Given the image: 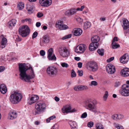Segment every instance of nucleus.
<instances>
[{
	"mask_svg": "<svg viewBox=\"0 0 129 129\" xmlns=\"http://www.w3.org/2000/svg\"><path fill=\"white\" fill-rule=\"evenodd\" d=\"M18 65L20 72V78L25 82H30V79L34 78L35 76L32 67L29 65V67L28 68L25 63H19Z\"/></svg>",
	"mask_w": 129,
	"mask_h": 129,
	"instance_id": "obj_1",
	"label": "nucleus"
},
{
	"mask_svg": "<svg viewBox=\"0 0 129 129\" xmlns=\"http://www.w3.org/2000/svg\"><path fill=\"white\" fill-rule=\"evenodd\" d=\"M97 103V101L95 100L88 99L85 102V108L95 114L97 112L96 106Z\"/></svg>",
	"mask_w": 129,
	"mask_h": 129,
	"instance_id": "obj_2",
	"label": "nucleus"
},
{
	"mask_svg": "<svg viewBox=\"0 0 129 129\" xmlns=\"http://www.w3.org/2000/svg\"><path fill=\"white\" fill-rule=\"evenodd\" d=\"M46 107V104L45 103L41 102H39L37 103L35 105L36 110L33 112V114L35 115L40 114Z\"/></svg>",
	"mask_w": 129,
	"mask_h": 129,
	"instance_id": "obj_3",
	"label": "nucleus"
},
{
	"mask_svg": "<svg viewBox=\"0 0 129 129\" xmlns=\"http://www.w3.org/2000/svg\"><path fill=\"white\" fill-rule=\"evenodd\" d=\"M22 98L21 93L17 92H15L10 95V100L11 102L13 104L17 103Z\"/></svg>",
	"mask_w": 129,
	"mask_h": 129,
	"instance_id": "obj_4",
	"label": "nucleus"
},
{
	"mask_svg": "<svg viewBox=\"0 0 129 129\" xmlns=\"http://www.w3.org/2000/svg\"><path fill=\"white\" fill-rule=\"evenodd\" d=\"M86 68L87 70L91 72L96 71L98 69L97 63L94 61L88 62L86 64Z\"/></svg>",
	"mask_w": 129,
	"mask_h": 129,
	"instance_id": "obj_5",
	"label": "nucleus"
},
{
	"mask_svg": "<svg viewBox=\"0 0 129 129\" xmlns=\"http://www.w3.org/2000/svg\"><path fill=\"white\" fill-rule=\"evenodd\" d=\"M30 31L29 27L27 25L21 26L19 29V34L23 37H25L28 35Z\"/></svg>",
	"mask_w": 129,
	"mask_h": 129,
	"instance_id": "obj_6",
	"label": "nucleus"
},
{
	"mask_svg": "<svg viewBox=\"0 0 129 129\" xmlns=\"http://www.w3.org/2000/svg\"><path fill=\"white\" fill-rule=\"evenodd\" d=\"M46 71L47 74L51 76L56 75L58 72L57 68L55 67L52 66L48 67Z\"/></svg>",
	"mask_w": 129,
	"mask_h": 129,
	"instance_id": "obj_7",
	"label": "nucleus"
},
{
	"mask_svg": "<svg viewBox=\"0 0 129 129\" xmlns=\"http://www.w3.org/2000/svg\"><path fill=\"white\" fill-rule=\"evenodd\" d=\"M129 85L124 84L122 86V89L120 90V93L122 95L127 96H129Z\"/></svg>",
	"mask_w": 129,
	"mask_h": 129,
	"instance_id": "obj_8",
	"label": "nucleus"
},
{
	"mask_svg": "<svg viewBox=\"0 0 129 129\" xmlns=\"http://www.w3.org/2000/svg\"><path fill=\"white\" fill-rule=\"evenodd\" d=\"M59 52L60 55L63 57H67L70 54L69 51L66 47L59 48Z\"/></svg>",
	"mask_w": 129,
	"mask_h": 129,
	"instance_id": "obj_9",
	"label": "nucleus"
},
{
	"mask_svg": "<svg viewBox=\"0 0 129 129\" xmlns=\"http://www.w3.org/2000/svg\"><path fill=\"white\" fill-rule=\"evenodd\" d=\"M86 45L81 44L75 47V51L77 53H81L83 52L86 49Z\"/></svg>",
	"mask_w": 129,
	"mask_h": 129,
	"instance_id": "obj_10",
	"label": "nucleus"
},
{
	"mask_svg": "<svg viewBox=\"0 0 129 129\" xmlns=\"http://www.w3.org/2000/svg\"><path fill=\"white\" fill-rule=\"evenodd\" d=\"M39 97L36 95H34L29 97L27 99V103L31 105L35 103L39 99Z\"/></svg>",
	"mask_w": 129,
	"mask_h": 129,
	"instance_id": "obj_11",
	"label": "nucleus"
},
{
	"mask_svg": "<svg viewBox=\"0 0 129 129\" xmlns=\"http://www.w3.org/2000/svg\"><path fill=\"white\" fill-rule=\"evenodd\" d=\"M106 70L107 72L110 74L114 73L115 71V67L112 64H109L107 65Z\"/></svg>",
	"mask_w": 129,
	"mask_h": 129,
	"instance_id": "obj_12",
	"label": "nucleus"
},
{
	"mask_svg": "<svg viewBox=\"0 0 129 129\" xmlns=\"http://www.w3.org/2000/svg\"><path fill=\"white\" fill-rule=\"evenodd\" d=\"M53 52V49L52 48L49 49L47 51V57L49 60H56V57L54 54L52 55Z\"/></svg>",
	"mask_w": 129,
	"mask_h": 129,
	"instance_id": "obj_13",
	"label": "nucleus"
},
{
	"mask_svg": "<svg viewBox=\"0 0 129 129\" xmlns=\"http://www.w3.org/2000/svg\"><path fill=\"white\" fill-rule=\"evenodd\" d=\"M42 40L40 42V44L41 46H45V44L49 43L50 40L49 36L48 35L44 36Z\"/></svg>",
	"mask_w": 129,
	"mask_h": 129,
	"instance_id": "obj_14",
	"label": "nucleus"
},
{
	"mask_svg": "<svg viewBox=\"0 0 129 129\" xmlns=\"http://www.w3.org/2000/svg\"><path fill=\"white\" fill-rule=\"evenodd\" d=\"M52 0H39V3L41 6L44 7H48L51 4Z\"/></svg>",
	"mask_w": 129,
	"mask_h": 129,
	"instance_id": "obj_15",
	"label": "nucleus"
},
{
	"mask_svg": "<svg viewBox=\"0 0 129 129\" xmlns=\"http://www.w3.org/2000/svg\"><path fill=\"white\" fill-rule=\"evenodd\" d=\"M73 89L76 91H79L87 89L88 88L85 85H78L74 87Z\"/></svg>",
	"mask_w": 129,
	"mask_h": 129,
	"instance_id": "obj_16",
	"label": "nucleus"
},
{
	"mask_svg": "<svg viewBox=\"0 0 129 129\" xmlns=\"http://www.w3.org/2000/svg\"><path fill=\"white\" fill-rule=\"evenodd\" d=\"M71 109V107L70 105H66L65 106H64L62 108V111L63 113H67L70 112Z\"/></svg>",
	"mask_w": 129,
	"mask_h": 129,
	"instance_id": "obj_17",
	"label": "nucleus"
},
{
	"mask_svg": "<svg viewBox=\"0 0 129 129\" xmlns=\"http://www.w3.org/2000/svg\"><path fill=\"white\" fill-rule=\"evenodd\" d=\"M100 40V38L97 36H95L92 37L91 38L92 43L93 44H94L95 45L98 46V42Z\"/></svg>",
	"mask_w": 129,
	"mask_h": 129,
	"instance_id": "obj_18",
	"label": "nucleus"
},
{
	"mask_svg": "<svg viewBox=\"0 0 129 129\" xmlns=\"http://www.w3.org/2000/svg\"><path fill=\"white\" fill-rule=\"evenodd\" d=\"M61 22L58 23V24H56V27L60 30H64L67 29L68 28V26L65 24H61Z\"/></svg>",
	"mask_w": 129,
	"mask_h": 129,
	"instance_id": "obj_19",
	"label": "nucleus"
},
{
	"mask_svg": "<svg viewBox=\"0 0 129 129\" xmlns=\"http://www.w3.org/2000/svg\"><path fill=\"white\" fill-rule=\"evenodd\" d=\"M74 35L76 36H79L82 34V30L80 28H76L73 30Z\"/></svg>",
	"mask_w": 129,
	"mask_h": 129,
	"instance_id": "obj_20",
	"label": "nucleus"
},
{
	"mask_svg": "<svg viewBox=\"0 0 129 129\" xmlns=\"http://www.w3.org/2000/svg\"><path fill=\"white\" fill-rule=\"evenodd\" d=\"M121 75L124 77H126L129 75V69L124 68L121 70Z\"/></svg>",
	"mask_w": 129,
	"mask_h": 129,
	"instance_id": "obj_21",
	"label": "nucleus"
},
{
	"mask_svg": "<svg viewBox=\"0 0 129 129\" xmlns=\"http://www.w3.org/2000/svg\"><path fill=\"white\" fill-rule=\"evenodd\" d=\"M84 7V6L83 5L80 8H79L77 9L72 8L70 9V10L72 15H73L76 13L77 11H82Z\"/></svg>",
	"mask_w": 129,
	"mask_h": 129,
	"instance_id": "obj_22",
	"label": "nucleus"
},
{
	"mask_svg": "<svg viewBox=\"0 0 129 129\" xmlns=\"http://www.w3.org/2000/svg\"><path fill=\"white\" fill-rule=\"evenodd\" d=\"M127 55L124 54L120 58V61L122 63H125L128 61V58L127 57Z\"/></svg>",
	"mask_w": 129,
	"mask_h": 129,
	"instance_id": "obj_23",
	"label": "nucleus"
},
{
	"mask_svg": "<svg viewBox=\"0 0 129 129\" xmlns=\"http://www.w3.org/2000/svg\"><path fill=\"white\" fill-rule=\"evenodd\" d=\"M123 25H122V27L124 29H127L129 27V22L125 18L123 19Z\"/></svg>",
	"mask_w": 129,
	"mask_h": 129,
	"instance_id": "obj_24",
	"label": "nucleus"
},
{
	"mask_svg": "<svg viewBox=\"0 0 129 129\" xmlns=\"http://www.w3.org/2000/svg\"><path fill=\"white\" fill-rule=\"evenodd\" d=\"M7 91L6 86L4 84H2L0 86V91L3 94L5 93Z\"/></svg>",
	"mask_w": 129,
	"mask_h": 129,
	"instance_id": "obj_25",
	"label": "nucleus"
},
{
	"mask_svg": "<svg viewBox=\"0 0 129 129\" xmlns=\"http://www.w3.org/2000/svg\"><path fill=\"white\" fill-rule=\"evenodd\" d=\"M26 8L29 14H31L33 12V6L29 4L26 5Z\"/></svg>",
	"mask_w": 129,
	"mask_h": 129,
	"instance_id": "obj_26",
	"label": "nucleus"
},
{
	"mask_svg": "<svg viewBox=\"0 0 129 129\" xmlns=\"http://www.w3.org/2000/svg\"><path fill=\"white\" fill-rule=\"evenodd\" d=\"M7 43V39L5 37H4L3 38L1 42V47L2 48H4L6 46Z\"/></svg>",
	"mask_w": 129,
	"mask_h": 129,
	"instance_id": "obj_27",
	"label": "nucleus"
},
{
	"mask_svg": "<svg viewBox=\"0 0 129 129\" xmlns=\"http://www.w3.org/2000/svg\"><path fill=\"white\" fill-rule=\"evenodd\" d=\"M98 46L95 45L94 44L91 43L89 46V49L91 51H93L95 50L98 47Z\"/></svg>",
	"mask_w": 129,
	"mask_h": 129,
	"instance_id": "obj_28",
	"label": "nucleus"
},
{
	"mask_svg": "<svg viewBox=\"0 0 129 129\" xmlns=\"http://www.w3.org/2000/svg\"><path fill=\"white\" fill-rule=\"evenodd\" d=\"M10 119H13L16 118L17 116V114L15 111H12L9 115Z\"/></svg>",
	"mask_w": 129,
	"mask_h": 129,
	"instance_id": "obj_29",
	"label": "nucleus"
},
{
	"mask_svg": "<svg viewBox=\"0 0 129 129\" xmlns=\"http://www.w3.org/2000/svg\"><path fill=\"white\" fill-rule=\"evenodd\" d=\"M16 22V21L15 19H12L8 23V24L9 26V27H12L15 25Z\"/></svg>",
	"mask_w": 129,
	"mask_h": 129,
	"instance_id": "obj_30",
	"label": "nucleus"
},
{
	"mask_svg": "<svg viewBox=\"0 0 129 129\" xmlns=\"http://www.w3.org/2000/svg\"><path fill=\"white\" fill-rule=\"evenodd\" d=\"M17 9L19 10H22L24 7V3L21 2H19L17 5Z\"/></svg>",
	"mask_w": 129,
	"mask_h": 129,
	"instance_id": "obj_31",
	"label": "nucleus"
},
{
	"mask_svg": "<svg viewBox=\"0 0 129 129\" xmlns=\"http://www.w3.org/2000/svg\"><path fill=\"white\" fill-rule=\"evenodd\" d=\"M69 122V124L72 129L76 128L77 125L75 122L74 121L71 122V121H70Z\"/></svg>",
	"mask_w": 129,
	"mask_h": 129,
	"instance_id": "obj_32",
	"label": "nucleus"
},
{
	"mask_svg": "<svg viewBox=\"0 0 129 129\" xmlns=\"http://www.w3.org/2000/svg\"><path fill=\"white\" fill-rule=\"evenodd\" d=\"M90 23L88 21H86L84 23L83 28L85 29L89 28L91 26Z\"/></svg>",
	"mask_w": 129,
	"mask_h": 129,
	"instance_id": "obj_33",
	"label": "nucleus"
},
{
	"mask_svg": "<svg viewBox=\"0 0 129 129\" xmlns=\"http://www.w3.org/2000/svg\"><path fill=\"white\" fill-rule=\"evenodd\" d=\"M98 53L101 56H103L104 54V50L103 49H99L97 51Z\"/></svg>",
	"mask_w": 129,
	"mask_h": 129,
	"instance_id": "obj_34",
	"label": "nucleus"
},
{
	"mask_svg": "<svg viewBox=\"0 0 129 129\" xmlns=\"http://www.w3.org/2000/svg\"><path fill=\"white\" fill-rule=\"evenodd\" d=\"M112 48L113 49L117 48L120 46L119 45L117 44L115 42H112Z\"/></svg>",
	"mask_w": 129,
	"mask_h": 129,
	"instance_id": "obj_35",
	"label": "nucleus"
},
{
	"mask_svg": "<svg viewBox=\"0 0 129 129\" xmlns=\"http://www.w3.org/2000/svg\"><path fill=\"white\" fill-rule=\"evenodd\" d=\"M96 129H103V125L100 123H97L96 125Z\"/></svg>",
	"mask_w": 129,
	"mask_h": 129,
	"instance_id": "obj_36",
	"label": "nucleus"
},
{
	"mask_svg": "<svg viewBox=\"0 0 129 129\" xmlns=\"http://www.w3.org/2000/svg\"><path fill=\"white\" fill-rule=\"evenodd\" d=\"M14 40L18 41H20L21 39L18 35H16L13 37Z\"/></svg>",
	"mask_w": 129,
	"mask_h": 129,
	"instance_id": "obj_37",
	"label": "nucleus"
},
{
	"mask_svg": "<svg viewBox=\"0 0 129 129\" xmlns=\"http://www.w3.org/2000/svg\"><path fill=\"white\" fill-rule=\"evenodd\" d=\"M71 77L72 78L75 77L76 76V73L73 69L71 70Z\"/></svg>",
	"mask_w": 129,
	"mask_h": 129,
	"instance_id": "obj_38",
	"label": "nucleus"
},
{
	"mask_svg": "<svg viewBox=\"0 0 129 129\" xmlns=\"http://www.w3.org/2000/svg\"><path fill=\"white\" fill-rule=\"evenodd\" d=\"M65 14L66 15L68 16H70L72 15L70 9L67 10L66 12L65 13Z\"/></svg>",
	"mask_w": 129,
	"mask_h": 129,
	"instance_id": "obj_39",
	"label": "nucleus"
},
{
	"mask_svg": "<svg viewBox=\"0 0 129 129\" xmlns=\"http://www.w3.org/2000/svg\"><path fill=\"white\" fill-rule=\"evenodd\" d=\"M108 93L107 91H106L105 92V94L103 96V98L105 100H106L108 96Z\"/></svg>",
	"mask_w": 129,
	"mask_h": 129,
	"instance_id": "obj_40",
	"label": "nucleus"
},
{
	"mask_svg": "<svg viewBox=\"0 0 129 129\" xmlns=\"http://www.w3.org/2000/svg\"><path fill=\"white\" fill-rule=\"evenodd\" d=\"M112 118L114 120L118 119V114H115L113 115L112 116Z\"/></svg>",
	"mask_w": 129,
	"mask_h": 129,
	"instance_id": "obj_41",
	"label": "nucleus"
},
{
	"mask_svg": "<svg viewBox=\"0 0 129 129\" xmlns=\"http://www.w3.org/2000/svg\"><path fill=\"white\" fill-rule=\"evenodd\" d=\"M72 35L71 34H69L67 35L62 38V40H64L66 39H68L71 38V37Z\"/></svg>",
	"mask_w": 129,
	"mask_h": 129,
	"instance_id": "obj_42",
	"label": "nucleus"
},
{
	"mask_svg": "<svg viewBox=\"0 0 129 129\" xmlns=\"http://www.w3.org/2000/svg\"><path fill=\"white\" fill-rule=\"evenodd\" d=\"M93 122L92 121H90L87 123V125L88 127H91L93 126Z\"/></svg>",
	"mask_w": 129,
	"mask_h": 129,
	"instance_id": "obj_43",
	"label": "nucleus"
},
{
	"mask_svg": "<svg viewBox=\"0 0 129 129\" xmlns=\"http://www.w3.org/2000/svg\"><path fill=\"white\" fill-rule=\"evenodd\" d=\"M98 85L97 82L95 81H92L91 82V83L90 85L92 86L94 85L95 86H96Z\"/></svg>",
	"mask_w": 129,
	"mask_h": 129,
	"instance_id": "obj_44",
	"label": "nucleus"
},
{
	"mask_svg": "<svg viewBox=\"0 0 129 129\" xmlns=\"http://www.w3.org/2000/svg\"><path fill=\"white\" fill-rule=\"evenodd\" d=\"M114 84V86L115 87H117L120 85V83L119 81H117L115 82Z\"/></svg>",
	"mask_w": 129,
	"mask_h": 129,
	"instance_id": "obj_45",
	"label": "nucleus"
},
{
	"mask_svg": "<svg viewBox=\"0 0 129 129\" xmlns=\"http://www.w3.org/2000/svg\"><path fill=\"white\" fill-rule=\"evenodd\" d=\"M61 65L62 67L65 68H67L69 66L68 64L65 62H63L61 63Z\"/></svg>",
	"mask_w": 129,
	"mask_h": 129,
	"instance_id": "obj_46",
	"label": "nucleus"
},
{
	"mask_svg": "<svg viewBox=\"0 0 129 129\" xmlns=\"http://www.w3.org/2000/svg\"><path fill=\"white\" fill-rule=\"evenodd\" d=\"M87 116V114L86 112H84L83 113L81 116V118H86Z\"/></svg>",
	"mask_w": 129,
	"mask_h": 129,
	"instance_id": "obj_47",
	"label": "nucleus"
},
{
	"mask_svg": "<svg viewBox=\"0 0 129 129\" xmlns=\"http://www.w3.org/2000/svg\"><path fill=\"white\" fill-rule=\"evenodd\" d=\"M43 14L40 12H39L37 14V16L38 18L41 17L43 16Z\"/></svg>",
	"mask_w": 129,
	"mask_h": 129,
	"instance_id": "obj_48",
	"label": "nucleus"
},
{
	"mask_svg": "<svg viewBox=\"0 0 129 129\" xmlns=\"http://www.w3.org/2000/svg\"><path fill=\"white\" fill-rule=\"evenodd\" d=\"M115 127L118 129H123V127L121 125H119V124H116L115 125Z\"/></svg>",
	"mask_w": 129,
	"mask_h": 129,
	"instance_id": "obj_49",
	"label": "nucleus"
},
{
	"mask_svg": "<svg viewBox=\"0 0 129 129\" xmlns=\"http://www.w3.org/2000/svg\"><path fill=\"white\" fill-rule=\"evenodd\" d=\"M38 34V33L37 32L35 31L33 34L32 37V38L33 39L37 37Z\"/></svg>",
	"mask_w": 129,
	"mask_h": 129,
	"instance_id": "obj_50",
	"label": "nucleus"
},
{
	"mask_svg": "<svg viewBox=\"0 0 129 129\" xmlns=\"http://www.w3.org/2000/svg\"><path fill=\"white\" fill-rule=\"evenodd\" d=\"M78 75L80 76H82L83 75V71L82 70H79L78 71Z\"/></svg>",
	"mask_w": 129,
	"mask_h": 129,
	"instance_id": "obj_51",
	"label": "nucleus"
},
{
	"mask_svg": "<svg viewBox=\"0 0 129 129\" xmlns=\"http://www.w3.org/2000/svg\"><path fill=\"white\" fill-rule=\"evenodd\" d=\"M124 116L122 114H118V119H123Z\"/></svg>",
	"mask_w": 129,
	"mask_h": 129,
	"instance_id": "obj_52",
	"label": "nucleus"
},
{
	"mask_svg": "<svg viewBox=\"0 0 129 129\" xmlns=\"http://www.w3.org/2000/svg\"><path fill=\"white\" fill-rule=\"evenodd\" d=\"M40 54L42 56H43L45 55V52L44 50H42L40 51Z\"/></svg>",
	"mask_w": 129,
	"mask_h": 129,
	"instance_id": "obj_53",
	"label": "nucleus"
},
{
	"mask_svg": "<svg viewBox=\"0 0 129 129\" xmlns=\"http://www.w3.org/2000/svg\"><path fill=\"white\" fill-rule=\"evenodd\" d=\"M114 57H112L108 59L107 60V61L108 62H109L114 59Z\"/></svg>",
	"mask_w": 129,
	"mask_h": 129,
	"instance_id": "obj_54",
	"label": "nucleus"
},
{
	"mask_svg": "<svg viewBox=\"0 0 129 129\" xmlns=\"http://www.w3.org/2000/svg\"><path fill=\"white\" fill-rule=\"evenodd\" d=\"M5 69V67L3 66H0V72H3Z\"/></svg>",
	"mask_w": 129,
	"mask_h": 129,
	"instance_id": "obj_55",
	"label": "nucleus"
},
{
	"mask_svg": "<svg viewBox=\"0 0 129 129\" xmlns=\"http://www.w3.org/2000/svg\"><path fill=\"white\" fill-rule=\"evenodd\" d=\"M82 63L81 62H79L78 63V67L79 68H81L82 67Z\"/></svg>",
	"mask_w": 129,
	"mask_h": 129,
	"instance_id": "obj_56",
	"label": "nucleus"
},
{
	"mask_svg": "<svg viewBox=\"0 0 129 129\" xmlns=\"http://www.w3.org/2000/svg\"><path fill=\"white\" fill-rule=\"evenodd\" d=\"M117 37H114L112 40V42L117 41Z\"/></svg>",
	"mask_w": 129,
	"mask_h": 129,
	"instance_id": "obj_57",
	"label": "nucleus"
},
{
	"mask_svg": "<svg viewBox=\"0 0 129 129\" xmlns=\"http://www.w3.org/2000/svg\"><path fill=\"white\" fill-rule=\"evenodd\" d=\"M41 25V23L40 22H38L36 23V26L37 27H39Z\"/></svg>",
	"mask_w": 129,
	"mask_h": 129,
	"instance_id": "obj_58",
	"label": "nucleus"
},
{
	"mask_svg": "<svg viewBox=\"0 0 129 129\" xmlns=\"http://www.w3.org/2000/svg\"><path fill=\"white\" fill-rule=\"evenodd\" d=\"M55 100L57 102H58L59 100V99L57 96H56L54 98Z\"/></svg>",
	"mask_w": 129,
	"mask_h": 129,
	"instance_id": "obj_59",
	"label": "nucleus"
},
{
	"mask_svg": "<svg viewBox=\"0 0 129 129\" xmlns=\"http://www.w3.org/2000/svg\"><path fill=\"white\" fill-rule=\"evenodd\" d=\"M74 59L78 61L80 59V58L79 57H74Z\"/></svg>",
	"mask_w": 129,
	"mask_h": 129,
	"instance_id": "obj_60",
	"label": "nucleus"
},
{
	"mask_svg": "<svg viewBox=\"0 0 129 129\" xmlns=\"http://www.w3.org/2000/svg\"><path fill=\"white\" fill-rule=\"evenodd\" d=\"M100 19L101 20L103 21H105L106 20V18L105 17H102L100 18Z\"/></svg>",
	"mask_w": 129,
	"mask_h": 129,
	"instance_id": "obj_61",
	"label": "nucleus"
},
{
	"mask_svg": "<svg viewBox=\"0 0 129 129\" xmlns=\"http://www.w3.org/2000/svg\"><path fill=\"white\" fill-rule=\"evenodd\" d=\"M56 117L55 116V115H53L52 116H51L50 117H49L50 120H52L53 119L55 118Z\"/></svg>",
	"mask_w": 129,
	"mask_h": 129,
	"instance_id": "obj_62",
	"label": "nucleus"
},
{
	"mask_svg": "<svg viewBox=\"0 0 129 129\" xmlns=\"http://www.w3.org/2000/svg\"><path fill=\"white\" fill-rule=\"evenodd\" d=\"M50 119L49 118L47 119L46 120V121L47 122L49 123L50 122Z\"/></svg>",
	"mask_w": 129,
	"mask_h": 129,
	"instance_id": "obj_63",
	"label": "nucleus"
},
{
	"mask_svg": "<svg viewBox=\"0 0 129 129\" xmlns=\"http://www.w3.org/2000/svg\"><path fill=\"white\" fill-rule=\"evenodd\" d=\"M43 28L44 30L46 29L47 28V27L45 25H44L43 26Z\"/></svg>",
	"mask_w": 129,
	"mask_h": 129,
	"instance_id": "obj_64",
	"label": "nucleus"
}]
</instances>
